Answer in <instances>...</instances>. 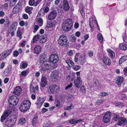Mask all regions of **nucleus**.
<instances>
[{"label":"nucleus","instance_id":"nucleus-1","mask_svg":"<svg viewBox=\"0 0 127 127\" xmlns=\"http://www.w3.org/2000/svg\"><path fill=\"white\" fill-rule=\"evenodd\" d=\"M72 23V20L71 19H68L65 20L62 26L63 30L67 31L70 30L73 25Z\"/></svg>","mask_w":127,"mask_h":127},{"label":"nucleus","instance_id":"nucleus-2","mask_svg":"<svg viewBox=\"0 0 127 127\" xmlns=\"http://www.w3.org/2000/svg\"><path fill=\"white\" fill-rule=\"evenodd\" d=\"M58 41L59 44L61 46L66 47H68L69 45L67 43V37L64 35L60 36Z\"/></svg>","mask_w":127,"mask_h":127},{"label":"nucleus","instance_id":"nucleus-3","mask_svg":"<svg viewBox=\"0 0 127 127\" xmlns=\"http://www.w3.org/2000/svg\"><path fill=\"white\" fill-rule=\"evenodd\" d=\"M18 101V98L16 96L13 95L10 96L9 99L8 101L10 104L14 106L17 104Z\"/></svg>","mask_w":127,"mask_h":127},{"label":"nucleus","instance_id":"nucleus-4","mask_svg":"<svg viewBox=\"0 0 127 127\" xmlns=\"http://www.w3.org/2000/svg\"><path fill=\"white\" fill-rule=\"evenodd\" d=\"M49 60L53 63H57L59 60V57L56 54H52L50 56Z\"/></svg>","mask_w":127,"mask_h":127},{"label":"nucleus","instance_id":"nucleus-5","mask_svg":"<svg viewBox=\"0 0 127 127\" xmlns=\"http://www.w3.org/2000/svg\"><path fill=\"white\" fill-rule=\"evenodd\" d=\"M59 73L57 70H54L53 71L51 74V78L52 79L53 81H56L57 80L58 78L59 77Z\"/></svg>","mask_w":127,"mask_h":127},{"label":"nucleus","instance_id":"nucleus-6","mask_svg":"<svg viewBox=\"0 0 127 127\" xmlns=\"http://www.w3.org/2000/svg\"><path fill=\"white\" fill-rule=\"evenodd\" d=\"M127 124V120L124 117H121L120 118L117 123V125L120 126H124Z\"/></svg>","mask_w":127,"mask_h":127},{"label":"nucleus","instance_id":"nucleus-7","mask_svg":"<svg viewBox=\"0 0 127 127\" xmlns=\"http://www.w3.org/2000/svg\"><path fill=\"white\" fill-rule=\"evenodd\" d=\"M50 92L52 94H53L54 92H57L60 90L59 86L56 85H51L49 87Z\"/></svg>","mask_w":127,"mask_h":127},{"label":"nucleus","instance_id":"nucleus-8","mask_svg":"<svg viewBox=\"0 0 127 127\" xmlns=\"http://www.w3.org/2000/svg\"><path fill=\"white\" fill-rule=\"evenodd\" d=\"M111 113L109 112H107L105 114L103 120V122L107 123L109 122L110 120Z\"/></svg>","mask_w":127,"mask_h":127},{"label":"nucleus","instance_id":"nucleus-9","mask_svg":"<svg viewBox=\"0 0 127 127\" xmlns=\"http://www.w3.org/2000/svg\"><path fill=\"white\" fill-rule=\"evenodd\" d=\"M70 8L68 3L66 0H64L63 1V5L61 7V9L65 11H68Z\"/></svg>","mask_w":127,"mask_h":127},{"label":"nucleus","instance_id":"nucleus-10","mask_svg":"<svg viewBox=\"0 0 127 127\" xmlns=\"http://www.w3.org/2000/svg\"><path fill=\"white\" fill-rule=\"evenodd\" d=\"M74 83L75 87L79 88L82 84L81 80L80 77H77V79L74 80Z\"/></svg>","mask_w":127,"mask_h":127},{"label":"nucleus","instance_id":"nucleus-11","mask_svg":"<svg viewBox=\"0 0 127 127\" xmlns=\"http://www.w3.org/2000/svg\"><path fill=\"white\" fill-rule=\"evenodd\" d=\"M11 111L10 109L6 110L4 113L2 115L1 117V121L3 122V120L5 119L6 117L11 113Z\"/></svg>","mask_w":127,"mask_h":127},{"label":"nucleus","instance_id":"nucleus-12","mask_svg":"<svg viewBox=\"0 0 127 127\" xmlns=\"http://www.w3.org/2000/svg\"><path fill=\"white\" fill-rule=\"evenodd\" d=\"M21 90L20 87L18 86L15 88L14 91L13 92V94L18 96L20 95Z\"/></svg>","mask_w":127,"mask_h":127},{"label":"nucleus","instance_id":"nucleus-13","mask_svg":"<svg viewBox=\"0 0 127 127\" xmlns=\"http://www.w3.org/2000/svg\"><path fill=\"white\" fill-rule=\"evenodd\" d=\"M57 15V13L56 11H54L51 12L48 16V18L50 20L54 19L56 17Z\"/></svg>","mask_w":127,"mask_h":127},{"label":"nucleus","instance_id":"nucleus-14","mask_svg":"<svg viewBox=\"0 0 127 127\" xmlns=\"http://www.w3.org/2000/svg\"><path fill=\"white\" fill-rule=\"evenodd\" d=\"M47 82L46 78L45 76H42L41 78V82L40 83L41 85L44 87L47 84Z\"/></svg>","mask_w":127,"mask_h":127},{"label":"nucleus","instance_id":"nucleus-15","mask_svg":"<svg viewBox=\"0 0 127 127\" xmlns=\"http://www.w3.org/2000/svg\"><path fill=\"white\" fill-rule=\"evenodd\" d=\"M36 23L39 26H41L43 24V20L37 16L36 19Z\"/></svg>","mask_w":127,"mask_h":127},{"label":"nucleus","instance_id":"nucleus-16","mask_svg":"<svg viewBox=\"0 0 127 127\" xmlns=\"http://www.w3.org/2000/svg\"><path fill=\"white\" fill-rule=\"evenodd\" d=\"M8 119L10 121V123L12 124L15 123L17 120L16 117L15 115H12L10 116L8 118Z\"/></svg>","mask_w":127,"mask_h":127},{"label":"nucleus","instance_id":"nucleus-17","mask_svg":"<svg viewBox=\"0 0 127 127\" xmlns=\"http://www.w3.org/2000/svg\"><path fill=\"white\" fill-rule=\"evenodd\" d=\"M17 25V22H13L12 24L11 25L10 27V28L9 29L8 31L10 30V31L11 32V29H12V31H13L14 30H15L16 29V26Z\"/></svg>","mask_w":127,"mask_h":127},{"label":"nucleus","instance_id":"nucleus-18","mask_svg":"<svg viewBox=\"0 0 127 127\" xmlns=\"http://www.w3.org/2000/svg\"><path fill=\"white\" fill-rule=\"evenodd\" d=\"M103 61L105 64L108 65H110L111 62L110 59L106 57L103 58Z\"/></svg>","mask_w":127,"mask_h":127},{"label":"nucleus","instance_id":"nucleus-19","mask_svg":"<svg viewBox=\"0 0 127 127\" xmlns=\"http://www.w3.org/2000/svg\"><path fill=\"white\" fill-rule=\"evenodd\" d=\"M23 105H24L26 107L29 109L31 105V102L28 100H26L22 103Z\"/></svg>","mask_w":127,"mask_h":127},{"label":"nucleus","instance_id":"nucleus-20","mask_svg":"<svg viewBox=\"0 0 127 127\" xmlns=\"http://www.w3.org/2000/svg\"><path fill=\"white\" fill-rule=\"evenodd\" d=\"M119 47L122 50H126L127 48V47L126 46V43L124 42L123 43L120 44Z\"/></svg>","mask_w":127,"mask_h":127},{"label":"nucleus","instance_id":"nucleus-21","mask_svg":"<svg viewBox=\"0 0 127 127\" xmlns=\"http://www.w3.org/2000/svg\"><path fill=\"white\" fill-rule=\"evenodd\" d=\"M75 77V75L72 73H70L68 75L67 80L68 81H72L73 80Z\"/></svg>","mask_w":127,"mask_h":127},{"label":"nucleus","instance_id":"nucleus-22","mask_svg":"<svg viewBox=\"0 0 127 127\" xmlns=\"http://www.w3.org/2000/svg\"><path fill=\"white\" fill-rule=\"evenodd\" d=\"M50 64L49 65L47 64H45L42 67V69L43 71H45L47 70H49L51 68Z\"/></svg>","mask_w":127,"mask_h":127},{"label":"nucleus","instance_id":"nucleus-23","mask_svg":"<svg viewBox=\"0 0 127 127\" xmlns=\"http://www.w3.org/2000/svg\"><path fill=\"white\" fill-rule=\"evenodd\" d=\"M41 48L40 46L37 45L34 48V53L38 54L41 51Z\"/></svg>","mask_w":127,"mask_h":127},{"label":"nucleus","instance_id":"nucleus-24","mask_svg":"<svg viewBox=\"0 0 127 127\" xmlns=\"http://www.w3.org/2000/svg\"><path fill=\"white\" fill-rule=\"evenodd\" d=\"M19 109L20 111L23 112H26L28 109L24 105H23L22 103L20 106Z\"/></svg>","mask_w":127,"mask_h":127},{"label":"nucleus","instance_id":"nucleus-25","mask_svg":"<svg viewBox=\"0 0 127 127\" xmlns=\"http://www.w3.org/2000/svg\"><path fill=\"white\" fill-rule=\"evenodd\" d=\"M40 37L41 36H40L39 34H37L36 35L34 36L33 38V40L32 41V43H36L39 39H40Z\"/></svg>","mask_w":127,"mask_h":127},{"label":"nucleus","instance_id":"nucleus-26","mask_svg":"<svg viewBox=\"0 0 127 127\" xmlns=\"http://www.w3.org/2000/svg\"><path fill=\"white\" fill-rule=\"evenodd\" d=\"M123 78L122 77L119 76L118 78L116 83L118 85H120L123 82Z\"/></svg>","mask_w":127,"mask_h":127},{"label":"nucleus","instance_id":"nucleus-27","mask_svg":"<svg viewBox=\"0 0 127 127\" xmlns=\"http://www.w3.org/2000/svg\"><path fill=\"white\" fill-rule=\"evenodd\" d=\"M10 122L9 119H8L5 122V127H10L13 125V124L10 123Z\"/></svg>","mask_w":127,"mask_h":127},{"label":"nucleus","instance_id":"nucleus-28","mask_svg":"<svg viewBox=\"0 0 127 127\" xmlns=\"http://www.w3.org/2000/svg\"><path fill=\"white\" fill-rule=\"evenodd\" d=\"M55 21H51L50 22H49L47 23L46 27L48 28H51L55 26Z\"/></svg>","mask_w":127,"mask_h":127},{"label":"nucleus","instance_id":"nucleus-29","mask_svg":"<svg viewBox=\"0 0 127 127\" xmlns=\"http://www.w3.org/2000/svg\"><path fill=\"white\" fill-rule=\"evenodd\" d=\"M33 9L32 7H30L29 6H27L25 9V11L27 12L29 14H32V12L31 11Z\"/></svg>","mask_w":127,"mask_h":127},{"label":"nucleus","instance_id":"nucleus-30","mask_svg":"<svg viewBox=\"0 0 127 127\" xmlns=\"http://www.w3.org/2000/svg\"><path fill=\"white\" fill-rule=\"evenodd\" d=\"M28 65L27 62H22L20 64V68L21 69L25 68L27 67Z\"/></svg>","mask_w":127,"mask_h":127},{"label":"nucleus","instance_id":"nucleus-31","mask_svg":"<svg viewBox=\"0 0 127 127\" xmlns=\"http://www.w3.org/2000/svg\"><path fill=\"white\" fill-rule=\"evenodd\" d=\"M127 60V56H124L120 58L119 60V64H121L122 63L126 61Z\"/></svg>","mask_w":127,"mask_h":127},{"label":"nucleus","instance_id":"nucleus-32","mask_svg":"<svg viewBox=\"0 0 127 127\" xmlns=\"http://www.w3.org/2000/svg\"><path fill=\"white\" fill-rule=\"evenodd\" d=\"M113 119L115 121H117L119 120L120 118L118 114H114L112 116Z\"/></svg>","mask_w":127,"mask_h":127},{"label":"nucleus","instance_id":"nucleus-33","mask_svg":"<svg viewBox=\"0 0 127 127\" xmlns=\"http://www.w3.org/2000/svg\"><path fill=\"white\" fill-rule=\"evenodd\" d=\"M97 38L101 43L103 41V38L101 33H99L97 35Z\"/></svg>","mask_w":127,"mask_h":127},{"label":"nucleus","instance_id":"nucleus-34","mask_svg":"<svg viewBox=\"0 0 127 127\" xmlns=\"http://www.w3.org/2000/svg\"><path fill=\"white\" fill-rule=\"evenodd\" d=\"M42 37H41L42 38H40L41 39L40 42L41 43H44L46 41V39L45 38L46 37V35H43L42 36Z\"/></svg>","mask_w":127,"mask_h":127},{"label":"nucleus","instance_id":"nucleus-35","mask_svg":"<svg viewBox=\"0 0 127 127\" xmlns=\"http://www.w3.org/2000/svg\"><path fill=\"white\" fill-rule=\"evenodd\" d=\"M12 50L11 49L5 51L3 52L6 55V57L9 55L11 53Z\"/></svg>","mask_w":127,"mask_h":127},{"label":"nucleus","instance_id":"nucleus-36","mask_svg":"<svg viewBox=\"0 0 127 127\" xmlns=\"http://www.w3.org/2000/svg\"><path fill=\"white\" fill-rule=\"evenodd\" d=\"M89 21L90 22L89 24L91 28L92 29H91V31L92 32L94 28V25L93 23V22L92 21V20H89Z\"/></svg>","mask_w":127,"mask_h":127},{"label":"nucleus","instance_id":"nucleus-37","mask_svg":"<svg viewBox=\"0 0 127 127\" xmlns=\"http://www.w3.org/2000/svg\"><path fill=\"white\" fill-rule=\"evenodd\" d=\"M51 123L50 122L48 121L46 123H44L43 124V127H50Z\"/></svg>","mask_w":127,"mask_h":127},{"label":"nucleus","instance_id":"nucleus-38","mask_svg":"<svg viewBox=\"0 0 127 127\" xmlns=\"http://www.w3.org/2000/svg\"><path fill=\"white\" fill-rule=\"evenodd\" d=\"M38 121V117H34L32 120V124L33 125H35V124L37 123Z\"/></svg>","mask_w":127,"mask_h":127},{"label":"nucleus","instance_id":"nucleus-39","mask_svg":"<svg viewBox=\"0 0 127 127\" xmlns=\"http://www.w3.org/2000/svg\"><path fill=\"white\" fill-rule=\"evenodd\" d=\"M121 98L123 100L125 101L127 100V97L125 94H122L121 95Z\"/></svg>","mask_w":127,"mask_h":127},{"label":"nucleus","instance_id":"nucleus-40","mask_svg":"<svg viewBox=\"0 0 127 127\" xmlns=\"http://www.w3.org/2000/svg\"><path fill=\"white\" fill-rule=\"evenodd\" d=\"M22 32L20 31H17V36L19 37L20 39H21L22 38Z\"/></svg>","mask_w":127,"mask_h":127},{"label":"nucleus","instance_id":"nucleus-41","mask_svg":"<svg viewBox=\"0 0 127 127\" xmlns=\"http://www.w3.org/2000/svg\"><path fill=\"white\" fill-rule=\"evenodd\" d=\"M104 102V100L101 99L100 100H98L97 101L96 104L98 105L101 104H102Z\"/></svg>","mask_w":127,"mask_h":127},{"label":"nucleus","instance_id":"nucleus-42","mask_svg":"<svg viewBox=\"0 0 127 127\" xmlns=\"http://www.w3.org/2000/svg\"><path fill=\"white\" fill-rule=\"evenodd\" d=\"M68 99L69 101H71L74 98L73 96L69 94L68 95Z\"/></svg>","mask_w":127,"mask_h":127},{"label":"nucleus","instance_id":"nucleus-43","mask_svg":"<svg viewBox=\"0 0 127 127\" xmlns=\"http://www.w3.org/2000/svg\"><path fill=\"white\" fill-rule=\"evenodd\" d=\"M72 104H70V105L68 106H67L66 108H64V110H69L72 109Z\"/></svg>","mask_w":127,"mask_h":127},{"label":"nucleus","instance_id":"nucleus-44","mask_svg":"<svg viewBox=\"0 0 127 127\" xmlns=\"http://www.w3.org/2000/svg\"><path fill=\"white\" fill-rule=\"evenodd\" d=\"M80 89L83 93H86V88L84 86H82L81 87Z\"/></svg>","mask_w":127,"mask_h":127},{"label":"nucleus","instance_id":"nucleus-45","mask_svg":"<svg viewBox=\"0 0 127 127\" xmlns=\"http://www.w3.org/2000/svg\"><path fill=\"white\" fill-rule=\"evenodd\" d=\"M99 83L96 80L95 82H94L93 84V85L94 87H96V86L99 87V86H100V85L98 84Z\"/></svg>","mask_w":127,"mask_h":127},{"label":"nucleus","instance_id":"nucleus-46","mask_svg":"<svg viewBox=\"0 0 127 127\" xmlns=\"http://www.w3.org/2000/svg\"><path fill=\"white\" fill-rule=\"evenodd\" d=\"M5 22L4 25H5V26L6 27H7L8 26L9 24V20L8 19H7L5 20Z\"/></svg>","mask_w":127,"mask_h":127},{"label":"nucleus","instance_id":"nucleus-47","mask_svg":"<svg viewBox=\"0 0 127 127\" xmlns=\"http://www.w3.org/2000/svg\"><path fill=\"white\" fill-rule=\"evenodd\" d=\"M25 119L24 118H22L19 121V123L21 124H23L25 122Z\"/></svg>","mask_w":127,"mask_h":127},{"label":"nucleus","instance_id":"nucleus-48","mask_svg":"<svg viewBox=\"0 0 127 127\" xmlns=\"http://www.w3.org/2000/svg\"><path fill=\"white\" fill-rule=\"evenodd\" d=\"M73 68L74 70L77 71L80 68V66L79 65L74 66L73 67Z\"/></svg>","mask_w":127,"mask_h":127},{"label":"nucleus","instance_id":"nucleus-49","mask_svg":"<svg viewBox=\"0 0 127 127\" xmlns=\"http://www.w3.org/2000/svg\"><path fill=\"white\" fill-rule=\"evenodd\" d=\"M20 10L18 9V8H17L14 7L13 9V13L14 14H15L18 12Z\"/></svg>","mask_w":127,"mask_h":127},{"label":"nucleus","instance_id":"nucleus-50","mask_svg":"<svg viewBox=\"0 0 127 127\" xmlns=\"http://www.w3.org/2000/svg\"><path fill=\"white\" fill-rule=\"evenodd\" d=\"M35 1L34 0H30L29 2V5L31 6H32L34 4Z\"/></svg>","mask_w":127,"mask_h":127},{"label":"nucleus","instance_id":"nucleus-51","mask_svg":"<svg viewBox=\"0 0 127 127\" xmlns=\"http://www.w3.org/2000/svg\"><path fill=\"white\" fill-rule=\"evenodd\" d=\"M27 74V72L26 70H24L21 72L20 75L22 76H26Z\"/></svg>","mask_w":127,"mask_h":127},{"label":"nucleus","instance_id":"nucleus-52","mask_svg":"<svg viewBox=\"0 0 127 127\" xmlns=\"http://www.w3.org/2000/svg\"><path fill=\"white\" fill-rule=\"evenodd\" d=\"M69 123L71 124H74L76 123V120L75 119H72L69 120Z\"/></svg>","mask_w":127,"mask_h":127},{"label":"nucleus","instance_id":"nucleus-53","mask_svg":"<svg viewBox=\"0 0 127 127\" xmlns=\"http://www.w3.org/2000/svg\"><path fill=\"white\" fill-rule=\"evenodd\" d=\"M14 7L17 8H18V10H20V9L21 7V4L20 3H18Z\"/></svg>","mask_w":127,"mask_h":127},{"label":"nucleus","instance_id":"nucleus-54","mask_svg":"<svg viewBox=\"0 0 127 127\" xmlns=\"http://www.w3.org/2000/svg\"><path fill=\"white\" fill-rule=\"evenodd\" d=\"M53 63L54 64H53L51 67V68L53 69L56 68L58 66V65L57 63Z\"/></svg>","mask_w":127,"mask_h":127},{"label":"nucleus","instance_id":"nucleus-55","mask_svg":"<svg viewBox=\"0 0 127 127\" xmlns=\"http://www.w3.org/2000/svg\"><path fill=\"white\" fill-rule=\"evenodd\" d=\"M39 28L38 26L37 25H35L34 26V31H33L34 33H35L38 30Z\"/></svg>","mask_w":127,"mask_h":127},{"label":"nucleus","instance_id":"nucleus-56","mask_svg":"<svg viewBox=\"0 0 127 127\" xmlns=\"http://www.w3.org/2000/svg\"><path fill=\"white\" fill-rule=\"evenodd\" d=\"M56 107H59L60 105V102L58 100H57L56 101Z\"/></svg>","mask_w":127,"mask_h":127},{"label":"nucleus","instance_id":"nucleus-57","mask_svg":"<svg viewBox=\"0 0 127 127\" xmlns=\"http://www.w3.org/2000/svg\"><path fill=\"white\" fill-rule=\"evenodd\" d=\"M70 41H72L75 42L76 41V38L75 37H70Z\"/></svg>","mask_w":127,"mask_h":127},{"label":"nucleus","instance_id":"nucleus-58","mask_svg":"<svg viewBox=\"0 0 127 127\" xmlns=\"http://www.w3.org/2000/svg\"><path fill=\"white\" fill-rule=\"evenodd\" d=\"M3 54H1L0 55V61L2 60H4V59H5L6 58V56H5V55H4V56H3V58L2 57H1L2 56H3Z\"/></svg>","mask_w":127,"mask_h":127},{"label":"nucleus","instance_id":"nucleus-59","mask_svg":"<svg viewBox=\"0 0 127 127\" xmlns=\"http://www.w3.org/2000/svg\"><path fill=\"white\" fill-rule=\"evenodd\" d=\"M67 54L69 56H72L73 54L72 51L71 50H70V51H68Z\"/></svg>","mask_w":127,"mask_h":127},{"label":"nucleus","instance_id":"nucleus-60","mask_svg":"<svg viewBox=\"0 0 127 127\" xmlns=\"http://www.w3.org/2000/svg\"><path fill=\"white\" fill-rule=\"evenodd\" d=\"M86 61L85 60H79V62L80 63V64L83 65Z\"/></svg>","mask_w":127,"mask_h":127},{"label":"nucleus","instance_id":"nucleus-61","mask_svg":"<svg viewBox=\"0 0 127 127\" xmlns=\"http://www.w3.org/2000/svg\"><path fill=\"white\" fill-rule=\"evenodd\" d=\"M72 85V84L71 83L69 85H68L65 88V89H69Z\"/></svg>","mask_w":127,"mask_h":127},{"label":"nucleus","instance_id":"nucleus-62","mask_svg":"<svg viewBox=\"0 0 127 127\" xmlns=\"http://www.w3.org/2000/svg\"><path fill=\"white\" fill-rule=\"evenodd\" d=\"M19 52L17 51H15L13 52V55L14 56L17 57L18 55Z\"/></svg>","mask_w":127,"mask_h":127},{"label":"nucleus","instance_id":"nucleus-63","mask_svg":"<svg viewBox=\"0 0 127 127\" xmlns=\"http://www.w3.org/2000/svg\"><path fill=\"white\" fill-rule=\"evenodd\" d=\"M124 73L125 75H127V67L124 68Z\"/></svg>","mask_w":127,"mask_h":127},{"label":"nucleus","instance_id":"nucleus-64","mask_svg":"<svg viewBox=\"0 0 127 127\" xmlns=\"http://www.w3.org/2000/svg\"><path fill=\"white\" fill-rule=\"evenodd\" d=\"M123 40L124 43H127V35H126L125 37H123Z\"/></svg>","mask_w":127,"mask_h":127}]
</instances>
